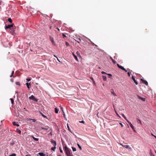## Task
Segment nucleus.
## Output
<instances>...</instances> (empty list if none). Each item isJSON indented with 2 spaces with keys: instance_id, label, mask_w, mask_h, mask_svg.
Returning <instances> with one entry per match:
<instances>
[{
  "instance_id": "obj_1",
  "label": "nucleus",
  "mask_w": 156,
  "mask_h": 156,
  "mask_svg": "<svg viewBox=\"0 0 156 156\" xmlns=\"http://www.w3.org/2000/svg\"><path fill=\"white\" fill-rule=\"evenodd\" d=\"M64 149L65 151V152L66 154L67 155V156L72 154V153H70V150L66 146H65Z\"/></svg>"
},
{
  "instance_id": "obj_2",
  "label": "nucleus",
  "mask_w": 156,
  "mask_h": 156,
  "mask_svg": "<svg viewBox=\"0 0 156 156\" xmlns=\"http://www.w3.org/2000/svg\"><path fill=\"white\" fill-rule=\"evenodd\" d=\"M14 24L12 23L11 25H8L5 27V29H9L11 30L12 29V28L13 27Z\"/></svg>"
},
{
  "instance_id": "obj_3",
  "label": "nucleus",
  "mask_w": 156,
  "mask_h": 156,
  "mask_svg": "<svg viewBox=\"0 0 156 156\" xmlns=\"http://www.w3.org/2000/svg\"><path fill=\"white\" fill-rule=\"evenodd\" d=\"M29 99H30L34 101H37V99L35 98V97L33 95H32L31 96L29 97Z\"/></svg>"
},
{
  "instance_id": "obj_4",
  "label": "nucleus",
  "mask_w": 156,
  "mask_h": 156,
  "mask_svg": "<svg viewBox=\"0 0 156 156\" xmlns=\"http://www.w3.org/2000/svg\"><path fill=\"white\" fill-rule=\"evenodd\" d=\"M51 144H52L54 146H56V142L54 140H51Z\"/></svg>"
},
{
  "instance_id": "obj_5",
  "label": "nucleus",
  "mask_w": 156,
  "mask_h": 156,
  "mask_svg": "<svg viewBox=\"0 0 156 156\" xmlns=\"http://www.w3.org/2000/svg\"><path fill=\"white\" fill-rule=\"evenodd\" d=\"M140 80L143 83L145 84L146 85H148V83L146 80H144L142 79H141Z\"/></svg>"
},
{
  "instance_id": "obj_6",
  "label": "nucleus",
  "mask_w": 156,
  "mask_h": 156,
  "mask_svg": "<svg viewBox=\"0 0 156 156\" xmlns=\"http://www.w3.org/2000/svg\"><path fill=\"white\" fill-rule=\"evenodd\" d=\"M50 40L51 41V43H52V44L55 45V41H54V39L53 38V37H50Z\"/></svg>"
},
{
  "instance_id": "obj_7",
  "label": "nucleus",
  "mask_w": 156,
  "mask_h": 156,
  "mask_svg": "<svg viewBox=\"0 0 156 156\" xmlns=\"http://www.w3.org/2000/svg\"><path fill=\"white\" fill-rule=\"evenodd\" d=\"M117 66L119 68L122 69V70H123L125 69V68L123 67H122V66H121L119 65V64H117Z\"/></svg>"
},
{
  "instance_id": "obj_8",
  "label": "nucleus",
  "mask_w": 156,
  "mask_h": 156,
  "mask_svg": "<svg viewBox=\"0 0 156 156\" xmlns=\"http://www.w3.org/2000/svg\"><path fill=\"white\" fill-rule=\"evenodd\" d=\"M121 145H122V146L123 147L126 148L128 149V148H129V145H126V144H122Z\"/></svg>"
},
{
  "instance_id": "obj_9",
  "label": "nucleus",
  "mask_w": 156,
  "mask_h": 156,
  "mask_svg": "<svg viewBox=\"0 0 156 156\" xmlns=\"http://www.w3.org/2000/svg\"><path fill=\"white\" fill-rule=\"evenodd\" d=\"M111 92L113 95L114 96H116V94L114 92V90L113 89H111Z\"/></svg>"
},
{
  "instance_id": "obj_10",
  "label": "nucleus",
  "mask_w": 156,
  "mask_h": 156,
  "mask_svg": "<svg viewBox=\"0 0 156 156\" xmlns=\"http://www.w3.org/2000/svg\"><path fill=\"white\" fill-rule=\"evenodd\" d=\"M132 79L133 80V81H134V82L135 83V84L136 85H137L138 84V83L136 81L135 78L133 76H132Z\"/></svg>"
},
{
  "instance_id": "obj_11",
  "label": "nucleus",
  "mask_w": 156,
  "mask_h": 156,
  "mask_svg": "<svg viewBox=\"0 0 156 156\" xmlns=\"http://www.w3.org/2000/svg\"><path fill=\"white\" fill-rule=\"evenodd\" d=\"M38 154L40 156H45V154H44L43 153L39 152L38 153Z\"/></svg>"
},
{
  "instance_id": "obj_12",
  "label": "nucleus",
  "mask_w": 156,
  "mask_h": 156,
  "mask_svg": "<svg viewBox=\"0 0 156 156\" xmlns=\"http://www.w3.org/2000/svg\"><path fill=\"white\" fill-rule=\"evenodd\" d=\"M12 124L14 126H19V125L17 123L15 122H12Z\"/></svg>"
},
{
  "instance_id": "obj_13",
  "label": "nucleus",
  "mask_w": 156,
  "mask_h": 156,
  "mask_svg": "<svg viewBox=\"0 0 156 156\" xmlns=\"http://www.w3.org/2000/svg\"><path fill=\"white\" fill-rule=\"evenodd\" d=\"M139 98L141 100L143 101H145V98H143L142 97H141L140 96H139Z\"/></svg>"
},
{
  "instance_id": "obj_14",
  "label": "nucleus",
  "mask_w": 156,
  "mask_h": 156,
  "mask_svg": "<svg viewBox=\"0 0 156 156\" xmlns=\"http://www.w3.org/2000/svg\"><path fill=\"white\" fill-rule=\"evenodd\" d=\"M27 120H29V121L32 120V121L34 122H35L36 121V119H27Z\"/></svg>"
},
{
  "instance_id": "obj_15",
  "label": "nucleus",
  "mask_w": 156,
  "mask_h": 156,
  "mask_svg": "<svg viewBox=\"0 0 156 156\" xmlns=\"http://www.w3.org/2000/svg\"><path fill=\"white\" fill-rule=\"evenodd\" d=\"M31 137L33 138V139L35 141H38L39 140L38 138H36L34 137L33 136H31Z\"/></svg>"
},
{
  "instance_id": "obj_16",
  "label": "nucleus",
  "mask_w": 156,
  "mask_h": 156,
  "mask_svg": "<svg viewBox=\"0 0 156 156\" xmlns=\"http://www.w3.org/2000/svg\"><path fill=\"white\" fill-rule=\"evenodd\" d=\"M39 113H40V114H41V115L43 117L47 119V116H46L45 115H44L42 113V112H39Z\"/></svg>"
},
{
  "instance_id": "obj_17",
  "label": "nucleus",
  "mask_w": 156,
  "mask_h": 156,
  "mask_svg": "<svg viewBox=\"0 0 156 156\" xmlns=\"http://www.w3.org/2000/svg\"><path fill=\"white\" fill-rule=\"evenodd\" d=\"M110 58L112 60V62L114 64H115L116 63V61L115 60H114L112 57H110Z\"/></svg>"
},
{
  "instance_id": "obj_18",
  "label": "nucleus",
  "mask_w": 156,
  "mask_h": 156,
  "mask_svg": "<svg viewBox=\"0 0 156 156\" xmlns=\"http://www.w3.org/2000/svg\"><path fill=\"white\" fill-rule=\"evenodd\" d=\"M26 85H27V87L29 89H30L29 86H30V83H26Z\"/></svg>"
},
{
  "instance_id": "obj_19",
  "label": "nucleus",
  "mask_w": 156,
  "mask_h": 156,
  "mask_svg": "<svg viewBox=\"0 0 156 156\" xmlns=\"http://www.w3.org/2000/svg\"><path fill=\"white\" fill-rule=\"evenodd\" d=\"M73 55L75 58V59L77 61H78V58L76 56L74 53H73Z\"/></svg>"
},
{
  "instance_id": "obj_20",
  "label": "nucleus",
  "mask_w": 156,
  "mask_h": 156,
  "mask_svg": "<svg viewBox=\"0 0 156 156\" xmlns=\"http://www.w3.org/2000/svg\"><path fill=\"white\" fill-rule=\"evenodd\" d=\"M102 78H103V80H105V81H106V80H107V77L106 76H102Z\"/></svg>"
},
{
  "instance_id": "obj_21",
  "label": "nucleus",
  "mask_w": 156,
  "mask_h": 156,
  "mask_svg": "<svg viewBox=\"0 0 156 156\" xmlns=\"http://www.w3.org/2000/svg\"><path fill=\"white\" fill-rule=\"evenodd\" d=\"M55 113H58L59 111V109H57L56 108H55Z\"/></svg>"
},
{
  "instance_id": "obj_22",
  "label": "nucleus",
  "mask_w": 156,
  "mask_h": 156,
  "mask_svg": "<svg viewBox=\"0 0 156 156\" xmlns=\"http://www.w3.org/2000/svg\"><path fill=\"white\" fill-rule=\"evenodd\" d=\"M129 125H130V127L132 129H133L134 130V126L132 125V124H131V123H129Z\"/></svg>"
},
{
  "instance_id": "obj_23",
  "label": "nucleus",
  "mask_w": 156,
  "mask_h": 156,
  "mask_svg": "<svg viewBox=\"0 0 156 156\" xmlns=\"http://www.w3.org/2000/svg\"><path fill=\"white\" fill-rule=\"evenodd\" d=\"M56 148V146H54V147H52L51 148V150L54 151H55V149Z\"/></svg>"
},
{
  "instance_id": "obj_24",
  "label": "nucleus",
  "mask_w": 156,
  "mask_h": 156,
  "mask_svg": "<svg viewBox=\"0 0 156 156\" xmlns=\"http://www.w3.org/2000/svg\"><path fill=\"white\" fill-rule=\"evenodd\" d=\"M16 132L18 133L19 134H20L21 133V131L18 129H16Z\"/></svg>"
},
{
  "instance_id": "obj_25",
  "label": "nucleus",
  "mask_w": 156,
  "mask_h": 156,
  "mask_svg": "<svg viewBox=\"0 0 156 156\" xmlns=\"http://www.w3.org/2000/svg\"><path fill=\"white\" fill-rule=\"evenodd\" d=\"M136 119L137 120V122L138 123H140L141 124H142L141 121L140 120V119Z\"/></svg>"
},
{
  "instance_id": "obj_26",
  "label": "nucleus",
  "mask_w": 156,
  "mask_h": 156,
  "mask_svg": "<svg viewBox=\"0 0 156 156\" xmlns=\"http://www.w3.org/2000/svg\"><path fill=\"white\" fill-rule=\"evenodd\" d=\"M78 43H80L81 41V39L80 38L78 39V40L76 41Z\"/></svg>"
},
{
  "instance_id": "obj_27",
  "label": "nucleus",
  "mask_w": 156,
  "mask_h": 156,
  "mask_svg": "<svg viewBox=\"0 0 156 156\" xmlns=\"http://www.w3.org/2000/svg\"><path fill=\"white\" fill-rule=\"evenodd\" d=\"M8 21L10 23H12V20L11 18H9L8 19Z\"/></svg>"
},
{
  "instance_id": "obj_28",
  "label": "nucleus",
  "mask_w": 156,
  "mask_h": 156,
  "mask_svg": "<svg viewBox=\"0 0 156 156\" xmlns=\"http://www.w3.org/2000/svg\"><path fill=\"white\" fill-rule=\"evenodd\" d=\"M10 100L11 101V103L12 104H13L14 103L13 100L12 98H10Z\"/></svg>"
},
{
  "instance_id": "obj_29",
  "label": "nucleus",
  "mask_w": 156,
  "mask_h": 156,
  "mask_svg": "<svg viewBox=\"0 0 156 156\" xmlns=\"http://www.w3.org/2000/svg\"><path fill=\"white\" fill-rule=\"evenodd\" d=\"M77 145L79 148L80 149V150H82V148H81V147L78 144H77Z\"/></svg>"
},
{
  "instance_id": "obj_30",
  "label": "nucleus",
  "mask_w": 156,
  "mask_h": 156,
  "mask_svg": "<svg viewBox=\"0 0 156 156\" xmlns=\"http://www.w3.org/2000/svg\"><path fill=\"white\" fill-rule=\"evenodd\" d=\"M16 85L20 86V83L19 82H16L15 83Z\"/></svg>"
},
{
  "instance_id": "obj_31",
  "label": "nucleus",
  "mask_w": 156,
  "mask_h": 156,
  "mask_svg": "<svg viewBox=\"0 0 156 156\" xmlns=\"http://www.w3.org/2000/svg\"><path fill=\"white\" fill-rule=\"evenodd\" d=\"M72 148L73 150V151H76V148L72 147Z\"/></svg>"
},
{
  "instance_id": "obj_32",
  "label": "nucleus",
  "mask_w": 156,
  "mask_h": 156,
  "mask_svg": "<svg viewBox=\"0 0 156 156\" xmlns=\"http://www.w3.org/2000/svg\"><path fill=\"white\" fill-rule=\"evenodd\" d=\"M16 155L15 153H13L9 156H16Z\"/></svg>"
},
{
  "instance_id": "obj_33",
  "label": "nucleus",
  "mask_w": 156,
  "mask_h": 156,
  "mask_svg": "<svg viewBox=\"0 0 156 156\" xmlns=\"http://www.w3.org/2000/svg\"><path fill=\"white\" fill-rule=\"evenodd\" d=\"M62 35V37L63 38H65L66 37V35L64 33H63Z\"/></svg>"
},
{
  "instance_id": "obj_34",
  "label": "nucleus",
  "mask_w": 156,
  "mask_h": 156,
  "mask_svg": "<svg viewBox=\"0 0 156 156\" xmlns=\"http://www.w3.org/2000/svg\"><path fill=\"white\" fill-rule=\"evenodd\" d=\"M122 116L125 119H126V116H125L123 114H122Z\"/></svg>"
},
{
  "instance_id": "obj_35",
  "label": "nucleus",
  "mask_w": 156,
  "mask_h": 156,
  "mask_svg": "<svg viewBox=\"0 0 156 156\" xmlns=\"http://www.w3.org/2000/svg\"><path fill=\"white\" fill-rule=\"evenodd\" d=\"M14 73V71H12V72L11 75L10 76V77H12V76Z\"/></svg>"
},
{
  "instance_id": "obj_36",
  "label": "nucleus",
  "mask_w": 156,
  "mask_h": 156,
  "mask_svg": "<svg viewBox=\"0 0 156 156\" xmlns=\"http://www.w3.org/2000/svg\"><path fill=\"white\" fill-rule=\"evenodd\" d=\"M66 45L67 46H68L69 45V43L66 42Z\"/></svg>"
},
{
  "instance_id": "obj_37",
  "label": "nucleus",
  "mask_w": 156,
  "mask_h": 156,
  "mask_svg": "<svg viewBox=\"0 0 156 156\" xmlns=\"http://www.w3.org/2000/svg\"><path fill=\"white\" fill-rule=\"evenodd\" d=\"M48 129V126H45L44 127V129L45 130H47Z\"/></svg>"
},
{
  "instance_id": "obj_38",
  "label": "nucleus",
  "mask_w": 156,
  "mask_h": 156,
  "mask_svg": "<svg viewBox=\"0 0 156 156\" xmlns=\"http://www.w3.org/2000/svg\"><path fill=\"white\" fill-rule=\"evenodd\" d=\"M26 80L27 81H29L31 80V79L30 78H27L26 79Z\"/></svg>"
},
{
  "instance_id": "obj_39",
  "label": "nucleus",
  "mask_w": 156,
  "mask_h": 156,
  "mask_svg": "<svg viewBox=\"0 0 156 156\" xmlns=\"http://www.w3.org/2000/svg\"><path fill=\"white\" fill-rule=\"evenodd\" d=\"M59 150H60V152L61 153H63L62 150V149H61V148L60 147H59Z\"/></svg>"
},
{
  "instance_id": "obj_40",
  "label": "nucleus",
  "mask_w": 156,
  "mask_h": 156,
  "mask_svg": "<svg viewBox=\"0 0 156 156\" xmlns=\"http://www.w3.org/2000/svg\"><path fill=\"white\" fill-rule=\"evenodd\" d=\"M127 74H128V76H130V75L131 73L129 72L127 73Z\"/></svg>"
},
{
  "instance_id": "obj_41",
  "label": "nucleus",
  "mask_w": 156,
  "mask_h": 156,
  "mask_svg": "<svg viewBox=\"0 0 156 156\" xmlns=\"http://www.w3.org/2000/svg\"><path fill=\"white\" fill-rule=\"evenodd\" d=\"M93 81L94 83H95V81L94 80L93 78L92 77L90 78Z\"/></svg>"
},
{
  "instance_id": "obj_42",
  "label": "nucleus",
  "mask_w": 156,
  "mask_h": 156,
  "mask_svg": "<svg viewBox=\"0 0 156 156\" xmlns=\"http://www.w3.org/2000/svg\"><path fill=\"white\" fill-rule=\"evenodd\" d=\"M79 122L80 123H84V122L83 120L81 121H80Z\"/></svg>"
},
{
  "instance_id": "obj_43",
  "label": "nucleus",
  "mask_w": 156,
  "mask_h": 156,
  "mask_svg": "<svg viewBox=\"0 0 156 156\" xmlns=\"http://www.w3.org/2000/svg\"><path fill=\"white\" fill-rule=\"evenodd\" d=\"M12 30H13V28H12ZM12 33H11V34H13V33H14V30H12Z\"/></svg>"
},
{
  "instance_id": "obj_44",
  "label": "nucleus",
  "mask_w": 156,
  "mask_h": 156,
  "mask_svg": "<svg viewBox=\"0 0 156 156\" xmlns=\"http://www.w3.org/2000/svg\"><path fill=\"white\" fill-rule=\"evenodd\" d=\"M119 124L122 127H123V125L122 124L121 122H119Z\"/></svg>"
},
{
  "instance_id": "obj_45",
  "label": "nucleus",
  "mask_w": 156,
  "mask_h": 156,
  "mask_svg": "<svg viewBox=\"0 0 156 156\" xmlns=\"http://www.w3.org/2000/svg\"><path fill=\"white\" fill-rule=\"evenodd\" d=\"M101 73L102 74H107L104 71L101 72Z\"/></svg>"
},
{
  "instance_id": "obj_46",
  "label": "nucleus",
  "mask_w": 156,
  "mask_h": 156,
  "mask_svg": "<svg viewBox=\"0 0 156 156\" xmlns=\"http://www.w3.org/2000/svg\"><path fill=\"white\" fill-rule=\"evenodd\" d=\"M67 127H68V129L70 131V129L69 127V126H68V125H67Z\"/></svg>"
},
{
  "instance_id": "obj_47",
  "label": "nucleus",
  "mask_w": 156,
  "mask_h": 156,
  "mask_svg": "<svg viewBox=\"0 0 156 156\" xmlns=\"http://www.w3.org/2000/svg\"><path fill=\"white\" fill-rule=\"evenodd\" d=\"M76 54H77L78 55H80V53H79V52L78 51H77L76 52Z\"/></svg>"
},
{
  "instance_id": "obj_48",
  "label": "nucleus",
  "mask_w": 156,
  "mask_h": 156,
  "mask_svg": "<svg viewBox=\"0 0 156 156\" xmlns=\"http://www.w3.org/2000/svg\"><path fill=\"white\" fill-rule=\"evenodd\" d=\"M107 75H109V76H112V75L110 74H106Z\"/></svg>"
},
{
  "instance_id": "obj_49",
  "label": "nucleus",
  "mask_w": 156,
  "mask_h": 156,
  "mask_svg": "<svg viewBox=\"0 0 156 156\" xmlns=\"http://www.w3.org/2000/svg\"><path fill=\"white\" fill-rule=\"evenodd\" d=\"M123 70L125 71L126 72H127V70H126L125 69L124 70Z\"/></svg>"
},
{
  "instance_id": "obj_50",
  "label": "nucleus",
  "mask_w": 156,
  "mask_h": 156,
  "mask_svg": "<svg viewBox=\"0 0 156 156\" xmlns=\"http://www.w3.org/2000/svg\"><path fill=\"white\" fill-rule=\"evenodd\" d=\"M127 121L128 122L129 124V123H131L130 122H129V121H128L126 119Z\"/></svg>"
},
{
  "instance_id": "obj_51",
  "label": "nucleus",
  "mask_w": 156,
  "mask_h": 156,
  "mask_svg": "<svg viewBox=\"0 0 156 156\" xmlns=\"http://www.w3.org/2000/svg\"><path fill=\"white\" fill-rule=\"evenodd\" d=\"M41 129H44V127H41Z\"/></svg>"
},
{
  "instance_id": "obj_52",
  "label": "nucleus",
  "mask_w": 156,
  "mask_h": 156,
  "mask_svg": "<svg viewBox=\"0 0 156 156\" xmlns=\"http://www.w3.org/2000/svg\"><path fill=\"white\" fill-rule=\"evenodd\" d=\"M13 143H12H12H11L10 144V145H13Z\"/></svg>"
},
{
  "instance_id": "obj_53",
  "label": "nucleus",
  "mask_w": 156,
  "mask_h": 156,
  "mask_svg": "<svg viewBox=\"0 0 156 156\" xmlns=\"http://www.w3.org/2000/svg\"><path fill=\"white\" fill-rule=\"evenodd\" d=\"M11 81L12 82H13V79H11Z\"/></svg>"
},
{
  "instance_id": "obj_54",
  "label": "nucleus",
  "mask_w": 156,
  "mask_h": 156,
  "mask_svg": "<svg viewBox=\"0 0 156 156\" xmlns=\"http://www.w3.org/2000/svg\"><path fill=\"white\" fill-rule=\"evenodd\" d=\"M57 58V59L58 60L59 62H60V61L58 59V58Z\"/></svg>"
},
{
  "instance_id": "obj_55",
  "label": "nucleus",
  "mask_w": 156,
  "mask_h": 156,
  "mask_svg": "<svg viewBox=\"0 0 156 156\" xmlns=\"http://www.w3.org/2000/svg\"><path fill=\"white\" fill-rule=\"evenodd\" d=\"M57 58V59L58 60L59 62H60V61L58 59V58Z\"/></svg>"
},
{
  "instance_id": "obj_56",
  "label": "nucleus",
  "mask_w": 156,
  "mask_h": 156,
  "mask_svg": "<svg viewBox=\"0 0 156 156\" xmlns=\"http://www.w3.org/2000/svg\"><path fill=\"white\" fill-rule=\"evenodd\" d=\"M54 57H56V58H57V57H56L55 55H54Z\"/></svg>"
},
{
  "instance_id": "obj_57",
  "label": "nucleus",
  "mask_w": 156,
  "mask_h": 156,
  "mask_svg": "<svg viewBox=\"0 0 156 156\" xmlns=\"http://www.w3.org/2000/svg\"><path fill=\"white\" fill-rule=\"evenodd\" d=\"M154 136L156 138V136L154 135Z\"/></svg>"
},
{
  "instance_id": "obj_58",
  "label": "nucleus",
  "mask_w": 156,
  "mask_h": 156,
  "mask_svg": "<svg viewBox=\"0 0 156 156\" xmlns=\"http://www.w3.org/2000/svg\"><path fill=\"white\" fill-rule=\"evenodd\" d=\"M154 136L156 138V136L154 135Z\"/></svg>"
},
{
  "instance_id": "obj_59",
  "label": "nucleus",
  "mask_w": 156,
  "mask_h": 156,
  "mask_svg": "<svg viewBox=\"0 0 156 156\" xmlns=\"http://www.w3.org/2000/svg\"><path fill=\"white\" fill-rule=\"evenodd\" d=\"M151 135L154 136V135L152 133H151Z\"/></svg>"
},
{
  "instance_id": "obj_60",
  "label": "nucleus",
  "mask_w": 156,
  "mask_h": 156,
  "mask_svg": "<svg viewBox=\"0 0 156 156\" xmlns=\"http://www.w3.org/2000/svg\"><path fill=\"white\" fill-rule=\"evenodd\" d=\"M25 156H30V155H25Z\"/></svg>"
},
{
  "instance_id": "obj_61",
  "label": "nucleus",
  "mask_w": 156,
  "mask_h": 156,
  "mask_svg": "<svg viewBox=\"0 0 156 156\" xmlns=\"http://www.w3.org/2000/svg\"><path fill=\"white\" fill-rule=\"evenodd\" d=\"M57 29H58V30H59V29L58 28H57Z\"/></svg>"
},
{
  "instance_id": "obj_62",
  "label": "nucleus",
  "mask_w": 156,
  "mask_h": 156,
  "mask_svg": "<svg viewBox=\"0 0 156 156\" xmlns=\"http://www.w3.org/2000/svg\"><path fill=\"white\" fill-rule=\"evenodd\" d=\"M1 2H0V5H1Z\"/></svg>"
},
{
  "instance_id": "obj_63",
  "label": "nucleus",
  "mask_w": 156,
  "mask_h": 156,
  "mask_svg": "<svg viewBox=\"0 0 156 156\" xmlns=\"http://www.w3.org/2000/svg\"><path fill=\"white\" fill-rule=\"evenodd\" d=\"M61 109H62V111H63V110H62V107L61 108Z\"/></svg>"
},
{
  "instance_id": "obj_64",
  "label": "nucleus",
  "mask_w": 156,
  "mask_h": 156,
  "mask_svg": "<svg viewBox=\"0 0 156 156\" xmlns=\"http://www.w3.org/2000/svg\"><path fill=\"white\" fill-rule=\"evenodd\" d=\"M99 69H101V68H100V67H99Z\"/></svg>"
}]
</instances>
